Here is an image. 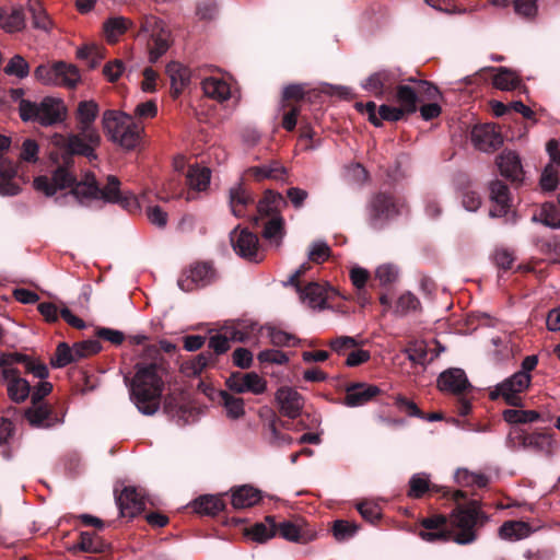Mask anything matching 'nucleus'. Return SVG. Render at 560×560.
<instances>
[{"mask_svg":"<svg viewBox=\"0 0 560 560\" xmlns=\"http://www.w3.org/2000/svg\"><path fill=\"white\" fill-rule=\"evenodd\" d=\"M80 202L83 199H103L104 201L118 203L124 209L132 211L138 207L137 199L133 195H126L120 190V182L114 176L107 177V184L104 188L97 185L95 175L88 172L72 190L69 192Z\"/></svg>","mask_w":560,"mask_h":560,"instance_id":"obj_3","label":"nucleus"},{"mask_svg":"<svg viewBox=\"0 0 560 560\" xmlns=\"http://www.w3.org/2000/svg\"><path fill=\"white\" fill-rule=\"evenodd\" d=\"M170 32L165 28L160 33L150 36L148 42L150 61L156 62L170 48Z\"/></svg>","mask_w":560,"mask_h":560,"instance_id":"obj_41","label":"nucleus"},{"mask_svg":"<svg viewBox=\"0 0 560 560\" xmlns=\"http://www.w3.org/2000/svg\"><path fill=\"white\" fill-rule=\"evenodd\" d=\"M537 364V355L525 357L522 361V370L499 383L494 389L490 392V399L497 400L499 397H502L509 406L523 407L521 394L528 389L532 382L529 372L535 370Z\"/></svg>","mask_w":560,"mask_h":560,"instance_id":"obj_6","label":"nucleus"},{"mask_svg":"<svg viewBox=\"0 0 560 560\" xmlns=\"http://www.w3.org/2000/svg\"><path fill=\"white\" fill-rule=\"evenodd\" d=\"M221 402L224 406L226 413L232 419H237L244 416V400L241 397H235L225 390L220 392Z\"/></svg>","mask_w":560,"mask_h":560,"instance_id":"obj_50","label":"nucleus"},{"mask_svg":"<svg viewBox=\"0 0 560 560\" xmlns=\"http://www.w3.org/2000/svg\"><path fill=\"white\" fill-rule=\"evenodd\" d=\"M166 73L171 79L173 96L177 97L190 81V70L182 63L173 61L166 66Z\"/></svg>","mask_w":560,"mask_h":560,"instance_id":"obj_33","label":"nucleus"},{"mask_svg":"<svg viewBox=\"0 0 560 560\" xmlns=\"http://www.w3.org/2000/svg\"><path fill=\"white\" fill-rule=\"evenodd\" d=\"M254 202V198L247 192L242 185H237L230 189V207L232 213L242 218L245 215V209L248 205Z\"/></svg>","mask_w":560,"mask_h":560,"instance_id":"obj_38","label":"nucleus"},{"mask_svg":"<svg viewBox=\"0 0 560 560\" xmlns=\"http://www.w3.org/2000/svg\"><path fill=\"white\" fill-rule=\"evenodd\" d=\"M284 234V221L283 218L279 214L270 217V219L266 222L265 229L262 232V236L266 240H281Z\"/></svg>","mask_w":560,"mask_h":560,"instance_id":"obj_56","label":"nucleus"},{"mask_svg":"<svg viewBox=\"0 0 560 560\" xmlns=\"http://www.w3.org/2000/svg\"><path fill=\"white\" fill-rule=\"evenodd\" d=\"M80 184L73 171L66 170L65 167H56L52 172L51 178L47 176H37L34 178V188L44 192L47 197L54 196L57 190L71 188V190Z\"/></svg>","mask_w":560,"mask_h":560,"instance_id":"obj_13","label":"nucleus"},{"mask_svg":"<svg viewBox=\"0 0 560 560\" xmlns=\"http://www.w3.org/2000/svg\"><path fill=\"white\" fill-rule=\"evenodd\" d=\"M248 174L258 182L262 179L284 180L287 168L279 161L273 160L268 164L248 168Z\"/></svg>","mask_w":560,"mask_h":560,"instance_id":"obj_34","label":"nucleus"},{"mask_svg":"<svg viewBox=\"0 0 560 560\" xmlns=\"http://www.w3.org/2000/svg\"><path fill=\"white\" fill-rule=\"evenodd\" d=\"M211 178V171L208 167L199 165H189L186 179L192 191L187 192V200L194 198L196 191H205L208 189Z\"/></svg>","mask_w":560,"mask_h":560,"instance_id":"obj_28","label":"nucleus"},{"mask_svg":"<svg viewBox=\"0 0 560 560\" xmlns=\"http://www.w3.org/2000/svg\"><path fill=\"white\" fill-rule=\"evenodd\" d=\"M490 200L493 206L489 211L491 218L508 217L511 210V196L509 186L500 180L494 179L489 184Z\"/></svg>","mask_w":560,"mask_h":560,"instance_id":"obj_20","label":"nucleus"},{"mask_svg":"<svg viewBox=\"0 0 560 560\" xmlns=\"http://www.w3.org/2000/svg\"><path fill=\"white\" fill-rule=\"evenodd\" d=\"M258 332L257 323L237 320L222 327V334L211 336L208 348L213 349L217 354H223L230 349V341L247 342Z\"/></svg>","mask_w":560,"mask_h":560,"instance_id":"obj_9","label":"nucleus"},{"mask_svg":"<svg viewBox=\"0 0 560 560\" xmlns=\"http://www.w3.org/2000/svg\"><path fill=\"white\" fill-rule=\"evenodd\" d=\"M399 81L400 74L396 70L382 69L371 73L361 86L376 98L389 100Z\"/></svg>","mask_w":560,"mask_h":560,"instance_id":"obj_12","label":"nucleus"},{"mask_svg":"<svg viewBox=\"0 0 560 560\" xmlns=\"http://www.w3.org/2000/svg\"><path fill=\"white\" fill-rule=\"evenodd\" d=\"M277 534L288 541L298 544H307L316 538L315 529L300 516L277 523Z\"/></svg>","mask_w":560,"mask_h":560,"instance_id":"obj_14","label":"nucleus"},{"mask_svg":"<svg viewBox=\"0 0 560 560\" xmlns=\"http://www.w3.org/2000/svg\"><path fill=\"white\" fill-rule=\"evenodd\" d=\"M497 164L503 177L511 183L521 185L524 180V170L520 155L512 150H504L497 156Z\"/></svg>","mask_w":560,"mask_h":560,"instance_id":"obj_21","label":"nucleus"},{"mask_svg":"<svg viewBox=\"0 0 560 560\" xmlns=\"http://www.w3.org/2000/svg\"><path fill=\"white\" fill-rule=\"evenodd\" d=\"M404 202L389 191H376L366 203V222L374 231L384 230L401 213Z\"/></svg>","mask_w":560,"mask_h":560,"instance_id":"obj_7","label":"nucleus"},{"mask_svg":"<svg viewBox=\"0 0 560 560\" xmlns=\"http://www.w3.org/2000/svg\"><path fill=\"white\" fill-rule=\"evenodd\" d=\"M19 115L24 122L38 124L42 127H52L66 120L68 108L63 100L45 96L40 102L21 100Z\"/></svg>","mask_w":560,"mask_h":560,"instance_id":"obj_4","label":"nucleus"},{"mask_svg":"<svg viewBox=\"0 0 560 560\" xmlns=\"http://www.w3.org/2000/svg\"><path fill=\"white\" fill-rule=\"evenodd\" d=\"M114 492L120 516L133 518L144 511L145 497L142 490L127 486L119 493L117 489Z\"/></svg>","mask_w":560,"mask_h":560,"instance_id":"obj_16","label":"nucleus"},{"mask_svg":"<svg viewBox=\"0 0 560 560\" xmlns=\"http://www.w3.org/2000/svg\"><path fill=\"white\" fill-rule=\"evenodd\" d=\"M261 499L260 491L249 485L232 490V505L234 509H247L257 504Z\"/></svg>","mask_w":560,"mask_h":560,"instance_id":"obj_35","label":"nucleus"},{"mask_svg":"<svg viewBox=\"0 0 560 560\" xmlns=\"http://www.w3.org/2000/svg\"><path fill=\"white\" fill-rule=\"evenodd\" d=\"M499 533L503 539L518 540L528 537L532 528L528 523L523 521H508L502 524Z\"/></svg>","mask_w":560,"mask_h":560,"instance_id":"obj_39","label":"nucleus"},{"mask_svg":"<svg viewBox=\"0 0 560 560\" xmlns=\"http://www.w3.org/2000/svg\"><path fill=\"white\" fill-rule=\"evenodd\" d=\"M300 299L311 307H322L326 302V290L317 282H310L302 289Z\"/></svg>","mask_w":560,"mask_h":560,"instance_id":"obj_40","label":"nucleus"},{"mask_svg":"<svg viewBox=\"0 0 560 560\" xmlns=\"http://www.w3.org/2000/svg\"><path fill=\"white\" fill-rule=\"evenodd\" d=\"M78 548L84 552L101 553L107 549V544L94 532H82Z\"/></svg>","mask_w":560,"mask_h":560,"instance_id":"obj_44","label":"nucleus"},{"mask_svg":"<svg viewBox=\"0 0 560 560\" xmlns=\"http://www.w3.org/2000/svg\"><path fill=\"white\" fill-rule=\"evenodd\" d=\"M357 508L362 518L371 524H375L382 517L381 508L374 502L363 501Z\"/></svg>","mask_w":560,"mask_h":560,"instance_id":"obj_62","label":"nucleus"},{"mask_svg":"<svg viewBox=\"0 0 560 560\" xmlns=\"http://www.w3.org/2000/svg\"><path fill=\"white\" fill-rule=\"evenodd\" d=\"M98 105L95 101H81L78 104L77 110L74 113L77 120V130L82 131H97L94 128V121L98 115Z\"/></svg>","mask_w":560,"mask_h":560,"instance_id":"obj_27","label":"nucleus"},{"mask_svg":"<svg viewBox=\"0 0 560 560\" xmlns=\"http://www.w3.org/2000/svg\"><path fill=\"white\" fill-rule=\"evenodd\" d=\"M409 81L415 83L413 88L417 91L419 103L423 101H438L441 97V92L433 83L416 79H409Z\"/></svg>","mask_w":560,"mask_h":560,"instance_id":"obj_52","label":"nucleus"},{"mask_svg":"<svg viewBox=\"0 0 560 560\" xmlns=\"http://www.w3.org/2000/svg\"><path fill=\"white\" fill-rule=\"evenodd\" d=\"M492 83L499 90L512 91L521 85V79L514 71L500 67L493 77Z\"/></svg>","mask_w":560,"mask_h":560,"instance_id":"obj_45","label":"nucleus"},{"mask_svg":"<svg viewBox=\"0 0 560 560\" xmlns=\"http://www.w3.org/2000/svg\"><path fill=\"white\" fill-rule=\"evenodd\" d=\"M24 417L33 428L49 429L63 422L65 412L59 413L50 404H32Z\"/></svg>","mask_w":560,"mask_h":560,"instance_id":"obj_15","label":"nucleus"},{"mask_svg":"<svg viewBox=\"0 0 560 560\" xmlns=\"http://www.w3.org/2000/svg\"><path fill=\"white\" fill-rule=\"evenodd\" d=\"M1 26L9 33L22 31L25 27V13L23 8H13L10 14L5 13Z\"/></svg>","mask_w":560,"mask_h":560,"instance_id":"obj_55","label":"nucleus"},{"mask_svg":"<svg viewBox=\"0 0 560 560\" xmlns=\"http://www.w3.org/2000/svg\"><path fill=\"white\" fill-rule=\"evenodd\" d=\"M533 220L551 229H560V211L550 203H545L539 213L533 217Z\"/></svg>","mask_w":560,"mask_h":560,"instance_id":"obj_51","label":"nucleus"},{"mask_svg":"<svg viewBox=\"0 0 560 560\" xmlns=\"http://www.w3.org/2000/svg\"><path fill=\"white\" fill-rule=\"evenodd\" d=\"M427 492L442 493L444 498H451L457 503L450 518L443 514H434L421 521L424 530L420 532V537L427 541H448L454 540L457 544L466 545L476 539L475 526L483 513L480 510L478 500H469L466 503H459L467 500V492L463 490L451 491L444 487L431 485L425 474H415L409 479V489L407 495L412 499H420Z\"/></svg>","mask_w":560,"mask_h":560,"instance_id":"obj_1","label":"nucleus"},{"mask_svg":"<svg viewBox=\"0 0 560 560\" xmlns=\"http://www.w3.org/2000/svg\"><path fill=\"white\" fill-rule=\"evenodd\" d=\"M165 30L163 21L154 15H143L140 21L139 34H145L149 36L155 35L161 31Z\"/></svg>","mask_w":560,"mask_h":560,"instance_id":"obj_63","label":"nucleus"},{"mask_svg":"<svg viewBox=\"0 0 560 560\" xmlns=\"http://www.w3.org/2000/svg\"><path fill=\"white\" fill-rule=\"evenodd\" d=\"M398 270L394 265L386 264L380 266L375 271V279L381 285H388L397 280Z\"/></svg>","mask_w":560,"mask_h":560,"instance_id":"obj_64","label":"nucleus"},{"mask_svg":"<svg viewBox=\"0 0 560 560\" xmlns=\"http://www.w3.org/2000/svg\"><path fill=\"white\" fill-rule=\"evenodd\" d=\"M307 92L304 84H289L282 91L280 108L288 106H301L300 102L303 101Z\"/></svg>","mask_w":560,"mask_h":560,"instance_id":"obj_47","label":"nucleus"},{"mask_svg":"<svg viewBox=\"0 0 560 560\" xmlns=\"http://www.w3.org/2000/svg\"><path fill=\"white\" fill-rule=\"evenodd\" d=\"M79 360L74 347L70 348L68 343L60 342L56 348L54 357L50 359V364L52 368H63Z\"/></svg>","mask_w":560,"mask_h":560,"instance_id":"obj_48","label":"nucleus"},{"mask_svg":"<svg viewBox=\"0 0 560 560\" xmlns=\"http://www.w3.org/2000/svg\"><path fill=\"white\" fill-rule=\"evenodd\" d=\"M16 175L15 164L4 158H0V194L4 196H15L20 187L12 182Z\"/></svg>","mask_w":560,"mask_h":560,"instance_id":"obj_31","label":"nucleus"},{"mask_svg":"<svg viewBox=\"0 0 560 560\" xmlns=\"http://www.w3.org/2000/svg\"><path fill=\"white\" fill-rule=\"evenodd\" d=\"M512 434H515L513 439L516 440L523 448L542 452L548 451L551 446V434L549 433L536 432L529 434L522 429H515L510 433L511 438Z\"/></svg>","mask_w":560,"mask_h":560,"instance_id":"obj_26","label":"nucleus"},{"mask_svg":"<svg viewBox=\"0 0 560 560\" xmlns=\"http://www.w3.org/2000/svg\"><path fill=\"white\" fill-rule=\"evenodd\" d=\"M54 142L61 150H68L73 155H82L91 160L96 159L95 150L101 143V136L98 131L78 130V133L67 137L56 135Z\"/></svg>","mask_w":560,"mask_h":560,"instance_id":"obj_10","label":"nucleus"},{"mask_svg":"<svg viewBox=\"0 0 560 560\" xmlns=\"http://www.w3.org/2000/svg\"><path fill=\"white\" fill-rule=\"evenodd\" d=\"M34 77L43 84L68 89L75 88L81 80L78 67L65 61H56L52 65H39L34 71Z\"/></svg>","mask_w":560,"mask_h":560,"instance_id":"obj_8","label":"nucleus"},{"mask_svg":"<svg viewBox=\"0 0 560 560\" xmlns=\"http://www.w3.org/2000/svg\"><path fill=\"white\" fill-rule=\"evenodd\" d=\"M196 513L208 516H215L225 509V503L219 495L203 494L192 502Z\"/></svg>","mask_w":560,"mask_h":560,"instance_id":"obj_36","label":"nucleus"},{"mask_svg":"<svg viewBox=\"0 0 560 560\" xmlns=\"http://www.w3.org/2000/svg\"><path fill=\"white\" fill-rule=\"evenodd\" d=\"M102 127L110 141L126 150L136 149L140 142L142 127L129 114L107 109L103 113Z\"/></svg>","mask_w":560,"mask_h":560,"instance_id":"obj_5","label":"nucleus"},{"mask_svg":"<svg viewBox=\"0 0 560 560\" xmlns=\"http://www.w3.org/2000/svg\"><path fill=\"white\" fill-rule=\"evenodd\" d=\"M105 48L98 45H85L78 49L77 57L88 62L90 69H95L104 59Z\"/></svg>","mask_w":560,"mask_h":560,"instance_id":"obj_49","label":"nucleus"},{"mask_svg":"<svg viewBox=\"0 0 560 560\" xmlns=\"http://www.w3.org/2000/svg\"><path fill=\"white\" fill-rule=\"evenodd\" d=\"M217 354L213 349L199 353L191 362L192 373L200 374L205 369L212 366L217 363Z\"/></svg>","mask_w":560,"mask_h":560,"instance_id":"obj_58","label":"nucleus"},{"mask_svg":"<svg viewBox=\"0 0 560 560\" xmlns=\"http://www.w3.org/2000/svg\"><path fill=\"white\" fill-rule=\"evenodd\" d=\"M438 387L442 392H448L455 395L463 394L471 385L462 369L452 368L440 374L438 377Z\"/></svg>","mask_w":560,"mask_h":560,"instance_id":"obj_24","label":"nucleus"},{"mask_svg":"<svg viewBox=\"0 0 560 560\" xmlns=\"http://www.w3.org/2000/svg\"><path fill=\"white\" fill-rule=\"evenodd\" d=\"M394 97L405 115L415 114L418 110V94L413 86L398 84L394 90Z\"/></svg>","mask_w":560,"mask_h":560,"instance_id":"obj_32","label":"nucleus"},{"mask_svg":"<svg viewBox=\"0 0 560 560\" xmlns=\"http://www.w3.org/2000/svg\"><path fill=\"white\" fill-rule=\"evenodd\" d=\"M163 411L172 419L177 418L178 422L180 420L186 422L190 415L189 407L185 402V398L182 393H171L166 395L163 401Z\"/></svg>","mask_w":560,"mask_h":560,"instance_id":"obj_29","label":"nucleus"},{"mask_svg":"<svg viewBox=\"0 0 560 560\" xmlns=\"http://www.w3.org/2000/svg\"><path fill=\"white\" fill-rule=\"evenodd\" d=\"M132 22L122 16L110 18L104 22V32L109 43H116L118 37L122 35Z\"/></svg>","mask_w":560,"mask_h":560,"instance_id":"obj_43","label":"nucleus"},{"mask_svg":"<svg viewBox=\"0 0 560 560\" xmlns=\"http://www.w3.org/2000/svg\"><path fill=\"white\" fill-rule=\"evenodd\" d=\"M283 202L280 194L266 190L257 205V211L261 218L277 215L278 206Z\"/></svg>","mask_w":560,"mask_h":560,"instance_id":"obj_46","label":"nucleus"},{"mask_svg":"<svg viewBox=\"0 0 560 560\" xmlns=\"http://www.w3.org/2000/svg\"><path fill=\"white\" fill-rule=\"evenodd\" d=\"M201 85L208 97L219 102H224L231 96L230 85L222 79L210 77L205 79Z\"/></svg>","mask_w":560,"mask_h":560,"instance_id":"obj_37","label":"nucleus"},{"mask_svg":"<svg viewBox=\"0 0 560 560\" xmlns=\"http://www.w3.org/2000/svg\"><path fill=\"white\" fill-rule=\"evenodd\" d=\"M244 535L253 541L264 544L277 535L276 517L268 515L265 522L256 523L252 527L246 528Z\"/></svg>","mask_w":560,"mask_h":560,"instance_id":"obj_30","label":"nucleus"},{"mask_svg":"<svg viewBox=\"0 0 560 560\" xmlns=\"http://www.w3.org/2000/svg\"><path fill=\"white\" fill-rule=\"evenodd\" d=\"M4 72L9 75H15L20 79H24L30 73V65L21 55H15L5 66Z\"/></svg>","mask_w":560,"mask_h":560,"instance_id":"obj_57","label":"nucleus"},{"mask_svg":"<svg viewBox=\"0 0 560 560\" xmlns=\"http://www.w3.org/2000/svg\"><path fill=\"white\" fill-rule=\"evenodd\" d=\"M230 241L234 252L238 256L250 261H256L259 242L255 233L247 228L237 225L231 231Z\"/></svg>","mask_w":560,"mask_h":560,"instance_id":"obj_18","label":"nucleus"},{"mask_svg":"<svg viewBox=\"0 0 560 560\" xmlns=\"http://www.w3.org/2000/svg\"><path fill=\"white\" fill-rule=\"evenodd\" d=\"M167 366L166 359L156 346L144 348L135 365L136 374L130 383L131 400L141 413L152 416L159 410Z\"/></svg>","mask_w":560,"mask_h":560,"instance_id":"obj_2","label":"nucleus"},{"mask_svg":"<svg viewBox=\"0 0 560 560\" xmlns=\"http://www.w3.org/2000/svg\"><path fill=\"white\" fill-rule=\"evenodd\" d=\"M276 400L284 417L295 419L301 415L304 399L295 389L288 386L280 387L276 393Z\"/></svg>","mask_w":560,"mask_h":560,"instance_id":"obj_22","label":"nucleus"},{"mask_svg":"<svg viewBox=\"0 0 560 560\" xmlns=\"http://www.w3.org/2000/svg\"><path fill=\"white\" fill-rule=\"evenodd\" d=\"M361 343L362 342L358 341L354 337L339 336L329 341V347L338 354H346L347 350L358 348Z\"/></svg>","mask_w":560,"mask_h":560,"instance_id":"obj_61","label":"nucleus"},{"mask_svg":"<svg viewBox=\"0 0 560 560\" xmlns=\"http://www.w3.org/2000/svg\"><path fill=\"white\" fill-rule=\"evenodd\" d=\"M540 413L535 410L506 409L503 411V419L513 424L530 423L537 421Z\"/></svg>","mask_w":560,"mask_h":560,"instance_id":"obj_54","label":"nucleus"},{"mask_svg":"<svg viewBox=\"0 0 560 560\" xmlns=\"http://www.w3.org/2000/svg\"><path fill=\"white\" fill-rule=\"evenodd\" d=\"M279 425L287 428V422L282 421L278 417L273 416L268 424V429L271 434L270 443H272L275 445L290 443L292 441V438L288 434L281 433L278 429Z\"/></svg>","mask_w":560,"mask_h":560,"instance_id":"obj_60","label":"nucleus"},{"mask_svg":"<svg viewBox=\"0 0 560 560\" xmlns=\"http://www.w3.org/2000/svg\"><path fill=\"white\" fill-rule=\"evenodd\" d=\"M360 526L357 523L346 520H337L332 523V535L338 541H345L352 538L359 530Z\"/></svg>","mask_w":560,"mask_h":560,"instance_id":"obj_53","label":"nucleus"},{"mask_svg":"<svg viewBox=\"0 0 560 560\" xmlns=\"http://www.w3.org/2000/svg\"><path fill=\"white\" fill-rule=\"evenodd\" d=\"M382 393L376 385L368 383H351L346 387L345 405L358 407L365 405Z\"/></svg>","mask_w":560,"mask_h":560,"instance_id":"obj_23","label":"nucleus"},{"mask_svg":"<svg viewBox=\"0 0 560 560\" xmlns=\"http://www.w3.org/2000/svg\"><path fill=\"white\" fill-rule=\"evenodd\" d=\"M27 11L32 18L33 27L45 32L51 30L52 22L39 1H28Z\"/></svg>","mask_w":560,"mask_h":560,"instance_id":"obj_42","label":"nucleus"},{"mask_svg":"<svg viewBox=\"0 0 560 560\" xmlns=\"http://www.w3.org/2000/svg\"><path fill=\"white\" fill-rule=\"evenodd\" d=\"M9 398L16 404L25 401L31 394L30 383L22 378L19 370H8L2 374Z\"/></svg>","mask_w":560,"mask_h":560,"instance_id":"obj_25","label":"nucleus"},{"mask_svg":"<svg viewBox=\"0 0 560 560\" xmlns=\"http://www.w3.org/2000/svg\"><path fill=\"white\" fill-rule=\"evenodd\" d=\"M218 278L217 270L210 261H198L185 270L179 277L178 287L185 292L203 288L213 283Z\"/></svg>","mask_w":560,"mask_h":560,"instance_id":"obj_11","label":"nucleus"},{"mask_svg":"<svg viewBox=\"0 0 560 560\" xmlns=\"http://www.w3.org/2000/svg\"><path fill=\"white\" fill-rule=\"evenodd\" d=\"M420 307L419 299L410 293L406 292L399 296L395 306V313L405 315L410 311H417Z\"/></svg>","mask_w":560,"mask_h":560,"instance_id":"obj_59","label":"nucleus"},{"mask_svg":"<svg viewBox=\"0 0 560 560\" xmlns=\"http://www.w3.org/2000/svg\"><path fill=\"white\" fill-rule=\"evenodd\" d=\"M226 387L236 394L252 393L262 394L267 388L266 381L255 372H233L225 380Z\"/></svg>","mask_w":560,"mask_h":560,"instance_id":"obj_17","label":"nucleus"},{"mask_svg":"<svg viewBox=\"0 0 560 560\" xmlns=\"http://www.w3.org/2000/svg\"><path fill=\"white\" fill-rule=\"evenodd\" d=\"M471 141L476 149L483 152H493L502 145L503 138L495 125L485 124L472 128Z\"/></svg>","mask_w":560,"mask_h":560,"instance_id":"obj_19","label":"nucleus"}]
</instances>
